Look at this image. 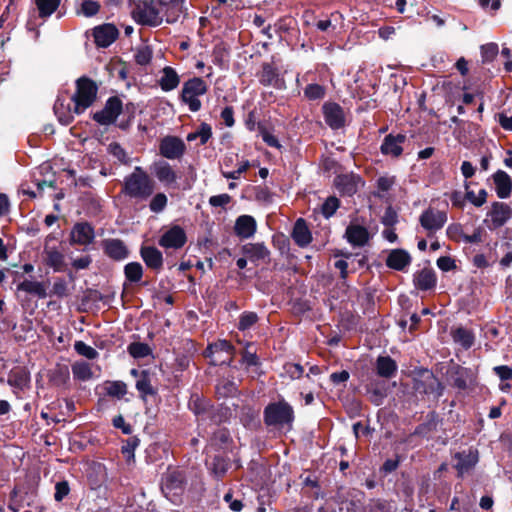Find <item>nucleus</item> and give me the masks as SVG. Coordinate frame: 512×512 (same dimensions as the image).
<instances>
[{
  "label": "nucleus",
  "instance_id": "nucleus-1",
  "mask_svg": "<svg viewBox=\"0 0 512 512\" xmlns=\"http://www.w3.org/2000/svg\"><path fill=\"white\" fill-rule=\"evenodd\" d=\"M155 182L142 167L136 166L122 182L121 193L137 202L148 200L154 193Z\"/></svg>",
  "mask_w": 512,
  "mask_h": 512
},
{
  "label": "nucleus",
  "instance_id": "nucleus-2",
  "mask_svg": "<svg viewBox=\"0 0 512 512\" xmlns=\"http://www.w3.org/2000/svg\"><path fill=\"white\" fill-rule=\"evenodd\" d=\"M295 420L294 408L284 398L270 402L263 411V421L267 427L277 429L292 428Z\"/></svg>",
  "mask_w": 512,
  "mask_h": 512
},
{
  "label": "nucleus",
  "instance_id": "nucleus-3",
  "mask_svg": "<svg viewBox=\"0 0 512 512\" xmlns=\"http://www.w3.org/2000/svg\"><path fill=\"white\" fill-rule=\"evenodd\" d=\"M133 19L141 25L151 27L159 26L163 22L162 10L159 7V0H139L131 8Z\"/></svg>",
  "mask_w": 512,
  "mask_h": 512
},
{
  "label": "nucleus",
  "instance_id": "nucleus-4",
  "mask_svg": "<svg viewBox=\"0 0 512 512\" xmlns=\"http://www.w3.org/2000/svg\"><path fill=\"white\" fill-rule=\"evenodd\" d=\"M413 389L419 394L433 395L438 400L443 395L445 386L432 371L420 368L414 371Z\"/></svg>",
  "mask_w": 512,
  "mask_h": 512
},
{
  "label": "nucleus",
  "instance_id": "nucleus-5",
  "mask_svg": "<svg viewBox=\"0 0 512 512\" xmlns=\"http://www.w3.org/2000/svg\"><path fill=\"white\" fill-rule=\"evenodd\" d=\"M98 87L94 81L81 77L76 81V92L71 96L74 103V112L83 113L96 99Z\"/></svg>",
  "mask_w": 512,
  "mask_h": 512
},
{
  "label": "nucleus",
  "instance_id": "nucleus-6",
  "mask_svg": "<svg viewBox=\"0 0 512 512\" xmlns=\"http://www.w3.org/2000/svg\"><path fill=\"white\" fill-rule=\"evenodd\" d=\"M207 91V83L200 77H193L184 82L180 99L191 112H197L202 107L199 97L206 94Z\"/></svg>",
  "mask_w": 512,
  "mask_h": 512
},
{
  "label": "nucleus",
  "instance_id": "nucleus-7",
  "mask_svg": "<svg viewBox=\"0 0 512 512\" xmlns=\"http://www.w3.org/2000/svg\"><path fill=\"white\" fill-rule=\"evenodd\" d=\"M61 0H35V8L29 11L28 20L26 23V28L28 31L34 32V38L37 39L39 37L38 27L43 24V22L38 23V18H41L45 21L49 18L59 7Z\"/></svg>",
  "mask_w": 512,
  "mask_h": 512
},
{
  "label": "nucleus",
  "instance_id": "nucleus-8",
  "mask_svg": "<svg viewBox=\"0 0 512 512\" xmlns=\"http://www.w3.org/2000/svg\"><path fill=\"white\" fill-rule=\"evenodd\" d=\"M187 478L184 471L174 469L168 471L162 478L161 490L166 497L180 495L185 489Z\"/></svg>",
  "mask_w": 512,
  "mask_h": 512
},
{
  "label": "nucleus",
  "instance_id": "nucleus-9",
  "mask_svg": "<svg viewBox=\"0 0 512 512\" xmlns=\"http://www.w3.org/2000/svg\"><path fill=\"white\" fill-rule=\"evenodd\" d=\"M419 221L430 237L443 228L447 221V215L443 211L429 208L422 212Z\"/></svg>",
  "mask_w": 512,
  "mask_h": 512
},
{
  "label": "nucleus",
  "instance_id": "nucleus-10",
  "mask_svg": "<svg viewBox=\"0 0 512 512\" xmlns=\"http://www.w3.org/2000/svg\"><path fill=\"white\" fill-rule=\"evenodd\" d=\"M159 152L166 159H180L186 152V145L177 136H165L160 141Z\"/></svg>",
  "mask_w": 512,
  "mask_h": 512
},
{
  "label": "nucleus",
  "instance_id": "nucleus-11",
  "mask_svg": "<svg viewBox=\"0 0 512 512\" xmlns=\"http://www.w3.org/2000/svg\"><path fill=\"white\" fill-rule=\"evenodd\" d=\"M122 112V101L118 97H110L101 111L94 114L93 119L101 125L113 124Z\"/></svg>",
  "mask_w": 512,
  "mask_h": 512
},
{
  "label": "nucleus",
  "instance_id": "nucleus-12",
  "mask_svg": "<svg viewBox=\"0 0 512 512\" xmlns=\"http://www.w3.org/2000/svg\"><path fill=\"white\" fill-rule=\"evenodd\" d=\"M456 463L453 467L457 471L458 477H463L464 474L469 473L474 469L479 461L478 451L476 449H468L467 451L456 452L453 456Z\"/></svg>",
  "mask_w": 512,
  "mask_h": 512
},
{
  "label": "nucleus",
  "instance_id": "nucleus-13",
  "mask_svg": "<svg viewBox=\"0 0 512 512\" xmlns=\"http://www.w3.org/2000/svg\"><path fill=\"white\" fill-rule=\"evenodd\" d=\"M187 242V236L182 227L174 225L165 231L160 237L158 244L165 249H180Z\"/></svg>",
  "mask_w": 512,
  "mask_h": 512
},
{
  "label": "nucleus",
  "instance_id": "nucleus-14",
  "mask_svg": "<svg viewBox=\"0 0 512 512\" xmlns=\"http://www.w3.org/2000/svg\"><path fill=\"white\" fill-rule=\"evenodd\" d=\"M95 239L94 228L88 222L74 224L70 232V243L72 245L87 246Z\"/></svg>",
  "mask_w": 512,
  "mask_h": 512
},
{
  "label": "nucleus",
  "instance_id": "nucleus-15",
  "mask_svg": "<svg viewBox=\"0 0 512 512\" xmlns=\"http://www.w3.org/2000/svg\"><path fill=\"white\" fill-rule=\"evenodd\" d=\"M54 113L60 123L68 125L74 118V103L71 97L58 96L54 103Z\"/></svg>",
  "mask_w": 512,
  "mask_h": 512
},
{
  "label": "nucleus",
  "instance_id": "nucleus-16",
  "mask_svg": "<svg viewBox=\"0 0 512 512\" xmlns=\"http://www.w3.org/2000/svg\"><path fill=\"white\" fill-rule=\"evenodd\" d=\"M104 253L115 261H122L129 255V250L125 243L116 238L104 239L101 243Z\"/></svg>",
  "mask_w": 512,
  "mask_h": 512
},
{
  "label": "nucleus",
  "instance_id": "nucleus-17",
  "mask_svg": "<svg viewBox=\"0 0 512 512\" xmlns=\"http://www.w3.org/2000/svg\"><path fill=\"white\" fill-rule=\"evenodd\" d=\"M118 29L113 24H103L94 28L93 36L98 47L110 46L118 37Z\"/></svg>",
  "mask_w": 512,
  "mask_h": 512
},
{
  "label": "nucleus",
  "instance_id": "nucleus-18",
  "mask_svg": "<svg viewBox=\"0 0 512 512\" xmlns=\"http://www.w3.org/2000/svg\"><path fill=\"white\" fill-rule=\"evenodd\" d=\"M405 141L406 136L404 134H388L380 146V151L386 156L399 157L403 152L402 145Z\"/></svg>",
  "mask_w": 512,
  "mask_h": 512
},
{
  "label": "nucleus",
  "instance_id": "nucleus-19",
  "mask_svg": "<svg viewBox=\"0 0 512 512\" xmlns=\"http://www.w3.org/2000/svg\"><path fill=\"white\" fill-rule=\"evenodd\" d=\"M152 172L158 181L165 186H171L177 181V174L172 166L163 160L154 162L152 165Z\"/></svg>",
  "mask_w": 512,
  "mask_h": 512
},
{
  "label": "nucleus",
  "instance_id": "nucleus-20",
  "mask_svg": "<svg viewBox=\"0 0 512 512\" xmlns=\"http://www.w3.org/2000/svg\"><path fill=\"white\" fill-rule=\"evenodd\" d=\"M324 119L332 129H339L344 126V112L336 103H326L323 106Z\"/></svg>",
  "mask_w": 512,
  "mask_h": 512
},
{
  "label": "nucleus",
  "instance_id": "nucleus-21",
  "mask_svg": "<svg viewBox=\"0 0 512 512\" xmlns=\"http://www.w3.org/2000/svg\"><path fill=\"white\" fill-rule=\"evenodd\" d=\"M488 216L491 219L493 228H499L512 217V209L506 203L494 202Z\"/></svg>",
  "mask_w": 512,
  "mask_h": 512
},
{
  "label": "nucleus",
  "instance_id": "nucleus-22",
  "mask_svg": "<svg viewBox=\"0 0 512 512\" xmlns=\"http://www.w3.org/2000/svg\"><path fill=\"white\" fill-rule=\"evenodd\" d=\"M347 241L354 247H363L369 241V232L366 227L351 223L345 231Z\"/></svg>",
  "mask_w": 512,
  "mask_h": 512
},
{
  "label": "nucleus",
  "instance_id": "nucleus-23",
  "mask_svg": "<svg viewBox=\"0 0 512 512\" xmlns=\"http://www.w3.org/2000/svg\"><path fill=\"white\" fill-rule=\"evenodd\" d=\"M206 466L210 474L217 481L222 480L230 468V459L228 456L217 454L210 461H206Z\"/></svg>",
  "mask_w": 512,
  "mask_h": 512
},
{
  "label": "nucleus",
  "instance_id": "nucleus-24",
  "mask_svg": "<svg viewBox=\"0 0 512 512\" xmlns=\"http://www.w3.org/2000/svg\"><path fill=\"white\" fill-rule=\"evenodd\" d=\"M48 379L52 386L67 388L70 382V370L67 364L57 363L49 370Z\"/></svg>",
  "mask_w": 512,
  "mask_h": 512
},
{
  "label": "nucleus",
  "instance_id": "nucleus-25",
  "mask_svg": "<svg viewBox=\"0 0 512 512\" xmlns=\"http://www.w3.org/2000/svg\"><path fill=\"white\" fill-rule=\"evenodd\" d=\"M440 422L439 414L435 410H432L427 413L425 421L416 426L411 435L426 438L431 433L437 431Z\"/></svg>",
  "mask_w": 512,
  "mask_h": 512
},
{
  "label": "nucleus",
  "instance_id": "nucleus-26",
  "mask_svg": "<svg viewBox=\"0 0 512 512\" xmlns=\"http://www.w3.org/2000/svg\"><path fill=\"white\" fill-rule=\"evenodd\" d=\"M184 0H159V7L162 10L163 18L167 23H174L183 12Z\"/></svg>",
  "mask_w": 512,
  "mask_h": 512
},
{
  "label": "nucleus",
  "instance_id": "nucleus-27",
  "mask_svg": "<svg viewBox=\"0 0 512 512\" xmlns=\"http://www.w3.org/2000/svg\"><path fill=\"white\" fill-rule=\"evenodd\" d=\"M492 178L497 196L500 199L509 198L512 192V178L503 170H497Z\"/></svg>",
  "mask_w": 512,
  "mask_h": 512
},
{
  "label": "nucleus",
  "instance_id": "nucleus-28",
  "mask_svg": "<svg viewBox=\"0 0 512 512\" xmlns=\"http://www.w3.org/2000/svg\"><path fill=\"white\" fill-rule=\"evenodd\" d=\"M257 229L256 220L250 215H241L236 219L235 234L242 239H249L254 236Z\"/></svg>",
  "mask_w": 512,
  "mask_h": 512
},
{
  "label": "nucleus",
  "instance_id": "nucleus-29",
  "mask_svg": "<svg viewBox=\"0 0 512 512\" xmlns=\"http://www.w3.org/2000/svg\"><path fill=\"white\" fill-rule=\"evenodd\" d=\"M140 255L146 266L152 270L160 271L163 267V255L160 250L153 246H143Z\"/></svg>",
  "mask_w": 512,
  "mask_h": 512
},
{
  "label": "nucleus",
  "instance_id": "nucleus-30",
  "mask_svg": "<svg viewBox=\"0 0 512 512\" xmlns=\"http://www.w3.org/2000/svg\"><path fill=\"white\" fill-rule=\"evenodd\" d=\"M230 417L231 410L229 407L223 405L214 406L211 404L201 421H210L211 424L221 425L222 423L227 422Z\"/></svg>",
  "mask_w": 512,
  "mask_h": 512
},
{
  "label": "nucleus",
  "instance_id": "nucleus-31",
  "mask_svg": "<svg viewBox=\"0 0 512 512\" xmlns=\"http://www.w3.org/2000/svg\"><path fill=\"white\" fill-rule=\"evenodd\" d=\"M158 84L162 91L170 92L179 86L180 76L174 68L165 66L161 70V77L158 80Z\"/></svg>",
  "mask_w": 512,
  "mask_h": 512
},
{
  "label": "nucleus",
  "instance_id": "nucleus-32",
  "mask_svg": "<svg viewBox=\"0 0 512 512\" xmlns=\"http://www.w3.org/2000/svg\"><path fill=\"white\" fill-rule=\"evenodd\" d=\"M410 262L411 257L409 253L403 249L392 250L386 259V265L398 271H403Z\"/></svg>",
  "mask_w": 512,
  "mask_h": 512
},
{
  "label": "nucleus",
  "instance_id": "nucleus-33",
  "mask_svg": "<svg viewBox=\"0 0 512 512\" xmlns=\"http://www.w3.org/2000/svg\"><path fill=\"white\" fill-rule=\"evenodd\" d=\"M292 238L299 247H306L312 241L311 232L304 219L299 218L293 227Z\"/></svg>",
  "mask_w": 512,
  "mask_h": 512
},
{
  "label": "nucleus",
  "instance_id": "nucleus-34",
  "mask_svg": "<svg viewBox=\"0 0 512 512\" xmlns=\"http://www.w3.org/2000/svg\"><path fill=\"white\" fill-rule=\"evenodd\" d=\"M211 404V400L199 395L198 393H192L188 402V408L192 413H194L198 421H201Z\"/></svg>",
  "mask_w": 512,
  "mask_h": 512
},
{
  "label": "nucleus",
  "instance_id": "nucleus-35",
  "mask_svg": "<svg viewBox=\"0 0 512 512\" xmlns=\"http://www.w3.org/2000/svg\"><path fill=\"white\" fill-rule=\"evenodd\" d=\"M44 261L45 264L55 272H61L65 268V257L63 253L55 247H45Z\"/></svg>",
  "mask_w": 512,
  "mask_h": 512
},
{
  "label": "nucleus",
  "instance_id": "nucleus-36",
  "mask_svg": "<svg viewBox=\"0 0 512 512\" xmlns=\"http://www.w3.org/2000/svg\"><path fill=\"white\" fill-rule=\"evenodd\" d=\"M241 251L252 262L265 260L269 257V250L264 243H247L241 247Z\"/></svg>",
  "mask_w": 512,
  "mask_h": 512
},
{
  "label": "nucleus",
  "instance_id": "nucleus-37",
  "mask_svg": "<svg viewBox=\"0 0 512 512\" xmlns=\"http://www.w3.org/2000/svg\"><path fill=\"white\" fill-rule=\"evenodd\" d=\"M397 368L396 361L389 356L380 355L376 360V372L382 378H393L397 373Z\"/></svg>",
  "mask_w": 512,
  "mask_h": 512
},
{
  "label": "nucleus",
  "instance_id": "nucleus-38",
  "mask_svg": "<svg viewBox=\"0 0 512 512\" xmlns=\"http://www.w3.org/2000/svg\"><path fill=\"white\" fill-rule=\"evenodd\" d=\"M259 82L264 86L281 87V79L279 78L277 69L270 63H263L262 70L259 73Z\"/></svg>",
  "mask_w": 512,
  "mask_h": 512
},
{
  "label": "nucleus",
  "instance_id": "nucleus-39",
  "mask_svg": "<svg viewBox=\"0 0 512 512\" xmlns=\"http://www.w3.org/2000/svg\"><path fill=\"white\" fill-rule=\"evenodd\" d=\"M415 286L422 291H427L435 287L436 275L432 269H422L414 275Z\"/></svg>",
  "mask_w": 512,
  "mask_h": 512
},
{
  "label": "nucleus",
  "instance_id": "nucleus-40",
  "mask_svg": "<svg viewBox=\"0 0 512 512\" xmlns=\"http://www.w3.org/2000/svg\"><path fill=\"white\" fill-rule=\"evenodd\" d=\"M241 358L238 360L237 364L233 363V357L229 358L228 365L233 366L236 369H245L247 371L252 370V372L257 373L258 368L260 367V360L257 354H239Z\"/></svg>",
  "mask_w": 512,
  "mask_h": 512
},
{
  "label": "nucleus",
  "instance_id": "nucleus-41",
  "mask_svg": "<svg viewBox=\"0 0 512 512\" xmlns=\"http://www.w3.org/2000/svg\"><path fill=\"white\" fill-rule=\"evenodd\" d=\"M232 442L230 431L225 427L218 428L210 437V445L215 450H225Z\"/></svg>",
  "mask_w": 512,
  "mask_h": 512
},
{
  "label": "nucleus",
  "instance_id": "nucleus-42",
  "mask_svg": "<svg viewBox=\"0 0 512 512\" xmlns=\"http://www.w3.org/2000/svg\"><path fill=\"white\" fill-rule=\"evenodd\" d=\"M451 335L453 341L464 350L470 349L474 344V334L471 330L467 328L458 327L452 331Z\"/></svg>",
  "mask_w": 512,
  "mask_h": 512
},
{
  "label": "nucleus",
  "instance_id": "nucleus-43",
  "mask_svg": "<svg viewBox=\"0 0 512 512\" xmlns=\"http://www.w3.org/2000/svg\"><path fill=\"white\" fill-rule=\"evenodd\" d=\"M17 290L35 295L39 298H45L47 296L44 283L35 280H23L17 285Z\"/></svg>",
  "mask_w": 512,
  "mask_h": 512
},
{
  "label": "nucleus",
  "instance_id": "nucleus-44",
  "mask_svg": "<svg viewBox=\"0 0 512 512\" xmlns=\"http://www.w3.org/2000/svg\"><path fill=\"white\" fill-rule=\"evenodd\" d=\"M334 184L343 195L351 196L357 192L355 178L351 175H338L334 179Z\"/></svg>",
  "mask_w": 512,
  "mask_h": 512
},
{
  "label": "nucleus",
  "instance_id": "nucleus-45",
  "mask_svg": "<svg viewBox=\"0 0 512 512\" xmlns=\"http://www.w3.org/2000/svg\"><path fill=\"white\" fill-rule=\"evenodd\" d=\"M395 184L394 176H381L376 180V190L373 195L380 199H385L389 190Z\"/></svg>",
  "mask_w": 512,
  "mask_h": 512
},
{
  "label": "nucleus",
  "instance_id": "nucleus-46",
  "mask_svg": "<svg viewBox=\"0 0 512 512\" xmlns=\"http://www.w3.org/2000/svg\"><path fill=\"white\" fill-rule=\"evenodd\" d=\"M135 386L142 397H146L148 395L154 396L157 393L151 385L149 373L145 370L141 371L140 377L137 379Z\"/></svg>",
  "mask_w": 512,
  "mask_h": 512
},
{
  "label": "nucleus",
  "instance_id": "nucleus-47",
  "mask_svg": "<svg viewBox=\"0 0 512 512\" xmlns=\"http://www.w3.org/2000/svg\"><path fill=\"white\" fill-rule=\"evenodd\" d=\"M100 10V4L93 0H84L75 7V12L79 16L87 18L95 16Z\"/></svg>",
  "mask_w": 512,
  "mask_h": 512
},
{
  "label": "nucleus",
  "instance_id": "nucleus-48",
  "mask_svg": "<svg viewBox=\"0 0 512 512\" xmlns=\"http://www.w3.org/2000/svg\"><path fill=\"white\" fill-rule=\"evenodd\" d=\"M29 381V374L24 368L12 370L8 377V383L17 388H23Z\"/></svg>",
  "mask_w": 512,
  "mask_h": 512
},
{
  "label": "nucleus",
  "instance_id": "nucleus-49",
  "mask_svg": "<svg viewBox=\"0 0 512 512\" xmlns=\"http://www.w3.org/2000/svg\"><path fill=\"white\" fill-rule=\"evenodd\" d=\"M124 275L127 281L138 283L143 276V267L139 262H130L124 266Z\"/></svg>",
  "mask_w": 512,
  "mask_h": 512
},
{
  "label": "nucleus",
  "instance_id": "nucleus-50",
  "mask_svg": "<svg viewBox=\"0 0 512 512\" xmlns=\"http://www.w3.org/2000/svg\"><path fill=\"white\" fill-rule=\"evenodd\" d=\"M72 372L74 378L80 381H87L93 376L90 365L84 361L75 362L72 365Z\"/></svg>",
  "mask_w": 512,
  "mask_h": 512
},
{
  "label": "nucleus",
  "instance_id": "nucleus-51",
  "mask_svg": "<svg viewBox=\"0 0 512 512\" xmlns=\"http://www.w3.org/2000/svg\"><path fill=\"white\" fill-rule=\"evenodd\" d=\"M258 315L252 311H245L239 317L238 329L247 332L257 323Z\"/></svg>",
  "mask_w": 512,
  "mask_h": 512
},
{
  "label": "nucleus",
  "instance_id": "nucleus-52",
  "mask_svg": "<svg viewBox=\"0 0 512 512\" xmlns=\"http://www.w3.org/2000/svg\"><path fill=\"white\" fill-rule=\"evenodd\" d=\"M237 392L238 388L233 381L224 380L216 385V394L220 398L233 397Z\"/></svg>",
  "mask_w": 512,
  "mask_h": 512
},
{
  "label": "nucleus",
  "instance_id": "nucleus-53",
  "mask_svg": "<svg viewBox=\"0 0 512 512\" xmlns=\"http://www.w3.org/2000/svg\"><path fill=\"white\" fill-rule=\"evenodd\" d=\"M105 390L108 396L121 399L127 393V385L122 381H112L107 383Z\"/></svg>",
  "mask_w": 512,
  "mask_h": 512
},
{
  "label": "nucleus",
  "instance_id": "nucleus-54",
  "mask_svg": "<svg viewBox=\"0 0 512 512\" xmlns=\"http://www.w3.org/2000/svg\"><path fill=\"white\" fill-rule=\"evenodd\" d=\"M139 444L140 440L137 436H131L123 441L121 452L128 461L134 458V451L139 446Z\"/></svg>",
  "mask_w": 512,
  "mask_h": 512
},
{
  "label": "nucleus",
  "instance_id": "nucleus-55",
  "mask_svg": "<svg viewBox=\"0 0 512 512\" xmlns=\"http://www.w3.org/2000/svg\"><path fill=\"white\" fill-rule=\"evenodd\" d=\"M152 49L148 45H141L136 49L134 58L137 64L147 65L152 59Z\"/></svg>",
  "mask_w": 512,
  "mask_h": 512
},
{
  "label": "nucleus",
  "instance_id": "nucleus-56",
  "mask_svg": "<svg viewBox=\"0 0 512 512\" xmlns=\"http://www.w3.org/2000/svg\"><path fill=\"white\" fill-rule=\"evenodd\" d=\"M340 206V201L335 196L328 197L322 204V214L325 218H330L335 214Z\"/></svg>",
  "mask_w": 512,
  "mask_h": 512
},
{
  "label": "nucleus",
  "instance_id": "nucleus-57",
  "mask_svg": "<svg viewBox=\"0 0 512 512\" xmlns=\"http://www.w3.org/2000/svg\"><path fill=\"white\" fill-rule=\"evenodd\" d=\"M167 202L168 199L164 193H157L152 197L149 208L153 213H160L166 208Z\"/></svg>",
  "mask_w": 512,
  "mask_h": 512
},
{
  "label": "nucleus",
  "instance_id": "nucleus-58",
  "mask_svg": "<svg viewBox=\"0 0 512 512\" xmlns=\"http://www.w3.org/2000/svg\"><path fill=\"white\" fill-rule=\"evenodd\" d=\"M481 58L482 61L492 62L498 54V45L496 43H487L481 46Z\"/></svg>",
  "mask_w": 512,
  "mask_h": 512
},
{
  "label": "nucleus",
  "instance_id": "nucleus-59",
  "mask_svg": "<svg viewBox=\"0 0 512 512\" xmlns=\"http://www.w3.org/2000/svg\"><path fill=\"white\" fill-rule=\"evenodd\" d=\"M70 484L67 480H61L55 484L54 500L62 502L70 493Z\"/></svg>",
  "mask_w": 512,
  "mask_h": 512
},
{
  "label": "nucleus",
  "instance_id": "nucleus-60",
  "mask_svg": "<svg viewBox=\"0 0 512 512\" xmlns=\"http://www.w3.org/2000/svg\"><path fill=\"white\" fill-rule=\"evenodd\" d=\"M368 392L371 393L376 399L374 403L376 405L381 404L382 399L387 395L386 393V385L384 382L382 383H371L368 387Z\"/></svg>",
  "mask_w": 512,
  "mask_h": 512
},
{
  "label": "nucleus",
  "instance_id": "nucleus-61",
  "mask_svg": "<svg viewBox=\"0 0 512 512\" xmlns=\"http://www.w3.org/2000/svg\"><path fill=\"white\" fill-rule=\"evenodd\" d=\"M51 293H52V295H54L58 298H63V297L68 296L69 291H68V284H67L66 280L64 278H56L53 283Z\"/></svg>",
  "mask_w": 512,
  "mask_h": 512
},
{
  "label": "nucleus",
  "instance_id": "nucleus-62",
  "mask_svg": "<svg viewBox=\"0 0 512 512\" xmlns=\"http://www.w3.org/2000/svg\"><path fill=\"white\" fill-rule=\"evenodd\" d=\"M304 95L309 100L321 99L325 95V89L319 84H309L304 89Z\"/></svg>",
  "mask_w": 512,
  "mask_h": 512
},
{
  "label": "nucleus",
  "instance_id": "nucleus-63",
  "mask_svg": "<svg viewBox=\"0 0 512 512\" xmlns=\"http://www.w3.org/2000/svg\"><path fill=\"white\" fill-rule=\"evenodd\" d=\"M369 512H391V505L385 499H372L368 504Z\"/></svg>",
  "mask_w": 512,
  "mask_h": 512
},
{
  "label": "nucleus",
  "instance_id": "nucleus-64",
  "mask_svg": "<svg viewBox=\"0 0 512 512\" xmlns=\"http://www.w3.org/2000/svg\"><path fill=\"white\" fill-rule=\"evenodd\" d=\"M446 234L449 239L456 241V242H463V236H465L466 233H464L462 225L459 223H453L450 224L446 229Z\"/></svg>",
  "mask_w": 512,
  "mask_h": 512
}]
</instances>
